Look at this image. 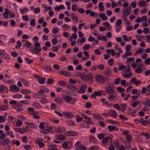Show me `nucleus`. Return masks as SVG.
Here are the masks:
<instances>
[{"mask_svg": "<svg viewBox=\"0 0 150 150\" xmlns=\"http://www.w3.org/2000/svg\"><path fill=\"white\" fill-rule=\"evenodd\" d=\"M105 90L107 94H112L115 91V86L112 83H109L105 86Z\"/></svg>", "mask_w": 150, "mask_h": 150, "instance_id": "nucleus-1", "label": "nucleus"}, {"mask_svg": "<svg viewBox=\"0 0 150 150\" xmlns=\"http://www.w3.org/2000/svg\"><path fill=\"white\" fill-rule=\"evenodd\" d=\"M95 79L98 83H104L108 80V78L101 74L96 75L95 77Z\"/></svg>", "mask_w": 150, "mask_h": 150, "instance_id": "nucleus-2", "label": "nucleus"}, {"mask_svg": "<svg viewBox=\"0 0 150 150\" xmlns=\"http://www.w3.org/2000/svg\"><path fill=\"white\" fill-rule=\"evenodd\" d=\"M42 48L41 47H31L30 49V51L33 54H35L38 55H40V53L42 50Z\"/></svg>", "mask_w": 150, "mask_h": 150, "instance_id": "nucleus-3", "label": "nucleus"}, {"mask_svg": "<svg viewBox=\"0 0 150 150\" xmlns=\"http://www.w3.org/2000/svg\"><path fill=\"white\" fill-rule=\"evenodd\" d=\"M119 67H118V70L120 71H121L124 70V73L128 72L130 71V68L129 67H126L122 63H118Z\"/></svg>", "mask_w": 150, "mask_h": 150, "instance_id": "nucleus-4", "label": "nucleus"}, {"mask_svg": "<svg viewBox=\"0 0 150 150\" xmlns=\"http://www.w3.org/2000/svg\"><path fill=\"white\" fill-rule=\"evenodd\" d=\"M122 21L121 19H119L117 21L115 27V31L116 33H118L121 30L122 27Z\"/></svg>", "mask_w": 150, "mask_h": 150, "instance_id": "nucleus-5", "label": "nucleus"}, {"mask_svg": "<svg viewBox=\"0 0 150 150\" xmlns=\"http://www.w3.org/2000/svg\"><path fill=\"white\" fill-rule=\"evenodd\" d=\"M0 56L2 58L8 59L9 58V54L3 50L0 49Z\"/></svg>", "mask_w": 150, "mask_h": 150, "instance_id": "nucleus-6", "label": "nucleus"}, {"mask_svg": "<svg viewBox=\"0 0 150 150\" xmlns=\"http://www.w3.org/2000/svg\"><path fill=\"white\" fill-rule=\"evenodd\" d=\"M64 100L71 104H74L76 101V99L75 98H72L69 96H66L64 97Z\"/></svg>", "mask_w": 150, "mask_h": 150, "instance_id": "nucleus-7", "label": "nucleus"}, {"mask_svg": "<svg viewBox=\"0 0 150 150\" xmlns=\"http://www.w3.org/2000/svg\"><path fill=\"white\" fill-rule=\"evenodd\" d=\"M132 13L131 7L129 6L122 9V13L123 15L129 16Z\"/></svg>", "mask_w": 150, "mask_h": 150, "instance_id": "nucleus-8", "label": "nucleus"}, {"mask_svg": "<svg viewBox=\"0 0 150 150\" xmlns=\"http://www.w3.org/2000/svg\"><path fill=\"white\" fill-rule=\"evenodd\" d=\"M81 115L83 116V118L86 120L84 122L88 125H93L94 122L91 120V118L88 117L86 115L83 113H81Z\"/></svg>", "mask_w": 150, "mask_h": 150, "instance_id": "nucleus-9", "label": "nucleus"}, {"mask_svg": "<svg viewBox=\"0 0 150 150\" xmlns=\"http://www.w3.org/2000/svg\"><path fill=\"white\" fill-rule=\"evenodd\" d=\"M93 76L92 74L89 73L87 75L85 81L88 83H91L93 82Z\"/></svg>", "mask_w": 150, "mask_h": 150, "instance_id": "nucleus-10", "label": "nucleus"}, {"mask_svg": "<svg viewBox=\"0 0 150 150\" xmlns=\"http://www.w3.org/2000/svg\"><path fill=\"white\" fill-rule=\"evenodd\" d=\"M72 144L69 142H64L62 144V146L64 148L69 149L71 148Z\"/></svg>", "mask_w": 150, "mask_h": 150, "instance_id": "nucleus-11", "label": "nucleus"}, {"mask_svg": "<svg viewBox=\"0 0 150 150\" xmlns=\"http://www.w3.org/2000/svg\"><path fill=\"white\" fill-rule=\"evenodd\" d=\"M9 89L10 91L12 93L17 92L19 91V88L15 85L10 86Z\"/></svg>", "mask_w": 150, "mask_h": 150, "instance_id": "nucleus-12", "label": "nucleus"}, {"mask_svg": "<svg viewBox=\"0 0 150 150\" xmlns=\"http://www.w3.org/2000/svg\"><path fill=\"white\" fill-rule=\"evenodd\" d=\"M9 90L8 88L4 86L3 85H0V92H3L4 93H6L8 92Z\"/></svg>", "mask_w": 150, "mask_h": 150, "instance_id": "nucleus-13", "label": "nucleus"}, {"mask_svg": "<svg viewBox=\"0 0 150 150\" xmlns=\"http://www.w3.org/2000/svg\"><path fill=\"white\" fill-rule=\"evenodd\" d=\"M63 114L65 117L68 119H71L74 117V115L70 112L64 111L63 112Z\"/></svg>", "mask_w": 150, "mask_h": 150, "instance_id": "nucleus-14", "label": "nucleus"}, {"mask_svg": "<svg viewBox=\"0 0 150 150\" xmlns=\"http://www.w3.org/2000/svg\"><path fill=\"white\" fill-rule=\"evenodd\" d=\"M26 125L30 128L37 129L38 127V125L30 122H25Z\"/></svg>", "mask_w": 150, "mask_h": 150, "instance_id": "nucleus-15", "label": "nucleus"}, {"mask_svg": "<svg viewBox=\"0 0 150 150\" xmlns=\"http://www.w3.org/2000/svg\"><path fill=\"white\" fill-rule=\"evenodd\" d=\"M29 11V9L28 8L25 6H23V7L19 9L20 12L22 14L27 13Z\"/></svg>", "mask_w": 150, "mask_h": 150, "instance_id": "nucleus-16", "label": "nucleus"}, {"mask_svg": "<svg viewBox=\"0 0 150 150\" xmlns=\"http://www.w3.org/2000/svg\"><path fill=\"white\" fill-rule=\"evenodd\" d=\"M86 42V39L85 38L83 37L80 39H78L77 41V43L78 45L82 46L84 43Z\"/></svg>", "mask_w": 150, "mask_h": 150, "instance_id": "nucleus-17", "label": "nucleus"}, {"mask_svg": "<svg viewBox=\"0 0 150 150\" xmlns=\"http://www.w3.org/2000/svg\"><path fill=\"white\" fill-rule=\"evenodd\" d=\"M87 88V86L85 85L82 86L79 88V90L78 91V93L81 94L84 93Z\"/></svg>", "mask_w": 150, "mask_h": 150, "instance_id": "nucleus-18", "label": "nucleus"}, {"mask_svg": "<svg viewBox=\"0 0 150 150\" xmlns=\"http://www.w3.org/2000/svg\"><path fill=\"white\" fill-rule=\"evenodd\" d=\"M107 128L110 132L117 131L118 130V128L114 125H108L107 126Z\"/></svg>", "mask_w": 150, "mask_h": 150, "instance_id": "nucleus-19", "label": "nucleus"}, {"mask_svg": "<svg viewBox=\"0 0 150 150\" xmlns=\"http://www.w3.org/2000/svg\"><path fill=\"white\" fill-rule=\"evenodd\" d=\"M103 73L106 76L110 77L112 75V71L110 68H109L104 71Z\"/></svg>", "mask_w": 150, "mask_h": 150, "instance_id": "nucleus-20", "label": "nucleus"}, {"mask_svg": "<svg viewBox=\"0 0 150 150\" xmlns=\"http://www.w3.org/2000/svg\"><path fill=\"white\" fill-rule=\"evenodd\" d=\"M93 117L98 120H104V118L98 114L93 113L92 114Z\"/></svg>", "mask_w": 150, "mask_h": 150, "instance_id": "nucleus-21", "label": "nucleus"}, {"mask_svg": "<svg viewBox=\"0 0 150 150\" xmlns=\"http://www.w3.org/2000/svg\"><path fill=\"white\" fill-rule=\"evenodd\" d=\"M109 115L112 117H116L117 116V112L114 110H109Z\"/></svg>", "mask_w": 150, "mask_h": 150, "instance_id": "nucleus-22", "label": "nucleus"}, {"mask_svg": "<svg viewBox=\"0 0 150 150\" xmlns=\"http://www.w3.org/2000/svg\"><path fill=\"white\" fill-rule=\"evenodd\" d=\"M103 25L105 26L106 29L107 30H111L112 29V27L111 26L109 23L108 22H104L103 23Z\"/></svg>", "mask_w": 150, "mask_h": 150, "instance_id": "nucleus-23", "label": "nucleus"}, {"mask_svg": "<svg viewBox=\"0 0 150 150\" xmlns=\"http://www.w3.org/2000/svg\"><path fill=\"white\" fill-rule=\"evenodd\" d=\"M66 135L68 136H74L76 135L77 133L74 131H67L65 133Z\"/></svg>", "mask_w": 150, "mask_h": 150, "instance_id": "nucleus-24", "label": "nucleus"}, {"mask_svg": "<svg viewBox=\"0 0 150 150\" xmlns=\"http://www.w3.org/2000/svg\"><path fill=\"white\" fill-rule=\"evenodd\" d=\"M49 91L48 89L44 86H42L41 88V89L39 91V93H46Z\"/></svg>", "mask_w": 150, "mask_h": 150, "instance_id": "nucleus-25", "label": "nucleus"}, {"mask_svg": "<svg viewBox=\"0 0 150 150\" xmlns=\"http://www.w3.org/2000/svg\"><path fill=\"white\" fill-rule=\"evenodd\" d=\"M89 142L91 143L96 144L98 141L96 138L94 136H90L89 137Z\"/></svg>", "mask_w": 150, "mask_h": 150, "instance_id": "nucleus-26", "label": "nucleus"}, {"mask_svg": "<svg viewBox=\"0 0 150 150\" xmlns=\"http://www.w3.org/2000/svg\"><path fill=\"white\" fill-rule=\"evenodd\" d=\"M109 96L108 98V99L110 101H115L117 99L115 97V96L112 94H108Z\"/></svg>", "mask_w": 150, "mask_h": 150, "instance_id": "nucleus-27", "label": "nucleus"}, {"mask_svg": "<svg viewBox=\"0 0 150 150\" xmlns=\"http://www.w3.org/2000/svg\"><path fill=\"white\" fill-rule=\"evenodd\" d=\"M13 129L15 131L21 133H24L26 132V130L25 129L22 128H14Z\"/></svg>", "mask_w": 150, "mask_h": 150, "instance_id": "nucleus-28", "label": "nucleus"}, {"mask_svg": "<svg viewBox=\"0 0 150 150\" xmlns=\"http://www.w3.org/2000/svg\"><path fill=\"white\" fill-rule=\"evenodd\" d=\"M106 52L108 54H111L112 56H114L116 54L114 50L112 49H109L106 50Z\"/></svg>", "mask_w": 150, "mask_h": 150, "instance_id": "nucleus-29", "label": "nucleus"}, {"mask_svg": "<svg viewBox=\"0 0 150 150\" xmlns=\"http://www.w3.org/2000/svg\"><path fill=\"white\" fill-rule=\"evenodd\" d=\"M10 14V10L7 8H6L4 13L3 14L4 17L7 19H8V15Z\"/></svg>", "mask_w": 150, "mask_h": 150, "instance_id": "nucleus-30", "label": "nucleus"}, {"mask_svg": "<svg viewBox=\"0 0 150 150\" xmlns=\"http://www.w3.org/2000/svg\"><path fill=\"white\" fill-rule=\"evenodd\" d=\"M138 5L140 7H144L148 6L146 2L143 0H141L138 2Z\"/></svg>", "mask_w": 150, "mask_h": 150, "instance_id": "nucleus-31", "label": "nucleus"}, {"mask_svg": "<svg viewBox=\"0 0 150 150\" xmlns=\"http://www.w3.org/2000/svg\"><path fill=\"white\" fill-rule=\"evenodd\" d=\"M32 105L35 109H40L42 108V107L40 105V104L36 102H34Z\"/></svg>", "mask_w": 150, "mask_h": 150, "instance_id": "nucleus-32", "label": "nucleus"}, {"mask_svg": "<svg viewBox=\"0 0 150 150\" xmlns=\"http://www.w3.org/2000/svg\"><path fill=\"white\" fill-rule=\"evenodd\" d=\"M77 76H80L82 80H85L86 76V75L84 73H79L77 74Z\"/></svg>", "mask_w": 150, "mask_h": 150, "instance_id": "nucleus-33", "label": "nucleus"}, {"mask_svg": "<svg viewBox=\"0 0 150 150\" xmlns=\"http://www.w3.org/2000/svg\"><path fill=\"white\" fill-rule=\"evenodd\" d=\"M21 92L24 94H28L31 93V92L30 90L28 89H24L22 90Z\"/></svg>", "mask_w": 150, "mask_h": 150, "instance_id": "nucleus-34", "label": "nucleus"}, {"mask_svg": "<svg viewBox=\"0 0 150 150\" xmlns=\"http://www.w3.org/2000/svg\"><path fill=\"white\" fill-rule=\"evenodd\" d=\"M65 7L63 5H60L59 6H57L55 7V9L57 11H59L60 10L64 9Z\"/></svg>", "mask_w": 150, "mask_h": 150, "instance_id": "nucleus-35", "label": "nucleus"}, {"mask_svg": "<svg viewBox=\"0 0 150 150\" xmlns=\"http://www.w3.org/2000/svg\"><path fill=\"white\" fill-rule=\"evenodd\" d=\"M99 16L103 21H106L108 19V17L104 13H100L99 14Z\"/></svg>", "mask_w": 150, "mask_h": 150, "instance_id": "nucleus-36", "label": "nucleus"}, {"mask_svg": "<svg viewBox=\"0 0 150 150\" xmlns=\"http://www.w3.org/2000/svg\"><path fill=\"white\" fill-rule=\"evenodd\" d=\"M65 122L68 125L70 126H73L75 125V123L71 120H67L65 121Z\"/></svg>", "mask_w": 150, "mask_h": 150, "instance_id": "nucleus-37", "label": "nucleus"}, {"mask_svg": "<svg viewBox=\"0 0 150 150\" xmlns=\"http://www.w3.org/2000/svg\"><path fill=\"white\" fill-rule=\"evenodd\" d=\"M9 142V139H6L4 140L1 141L0 144L2 145H5L7 144Z\"/></svg>", "mask_w": 150, "mask_h": 150, "instance_id": "nucleus-38", "label": "nucleus"}, {"mask_svg": "<svg viewBox=\"0 0 150 150\" xmlns=\"http://www.w3.org/2000/svg\"><path fill=\"white\" fill-rule=\"evenodd\" d=\"M45 80L46 79L44 77H42L40 76L39 78L38 79V81L39 83L40 84H43L45 83Z\"/></svg>", "mask_w": 150, "mask_h": 150, "instance_id": "nucleus-39", "label": "nucleus"}, {"mask_svg": "<svg viewBox=\"0 0 150 150\" xmlns=\"http://www.w3.org/2000/svg\"><path fill=\"white\" fill-rule=\"evenodd\" d=\"M98 6L99 11H103L104 10V8L103 2H100L99 3Z\"/></svg>", "mask_w": 150, "mask_h": 150, "instance_id": "nucleus-40", "label": "nucleus"}, {"mask_svg": "<svg viewBox=\"0 0 150 150\" xmlns=\"http://www.w3.org/2000/svg\"><path fill=\"white\" fill-rule=\"evenodd\" d=\"M98 39L105 42H106L108 40V39L105 36H101V35L100 34V35L98 37Z\"/></svg>", "mask_w": 150, "mask_h": 150, "instance_id": "nucleus-41", "label": "nucleus"}, {"mask_svg": "<svg viewBox=\"0 0 150 150\" xmlns=\"http://www.w3.org/2000/svg\"><path fill=\"white\" fill-rule=\"evenodd\" d=\"M108 122L109 124H111L119 125L120 124L119 122L116 120H108Z\"/></svg>", "mask_w": 150, "mask_h": 150, "instance_id": "nucleus-42", "label": "nucleus"}, {"mask_svg": "<svg viewBox=\"0 0 150 150\" xmlns=\"http://www.w3.org/2000/svg\"><path fill=\"white\" fill-rule=\"evenodd\" d=\"M140 123L143 125H146L149 124V122L148 120H144L142 119H141Z\"/></svg>", "mask_w": 150, "mask_h": 150, "instance_id": "nucleus-43", "label": "nucleus"}, {"mask_svg": "<svg viewBox=\"0 0 150 150\" xmlns=\"http://www.w3.org/2000/svg\"><path fill=\"white\" fill-rule=\"evenodd\" d=\"M61 27L62 28H63V30L65 31L67 30L68 28H70V26L67 25L66 24L64 23L63 25H62Z\"/></svg>", "mask_w": 150, "mask_h": 150, "instance_id": "nucleus-44", "label": "nucleus"}, {"mask_svg": "<svg viewBox=\"0 0 150 150\" xmlns=\"http://www.w3.org/2000/svg\"><path fill=\"white\" fill-rule=\"evenodd\" d=\"M71 16L74 21H75L76 23L78 22V19L75 14L74 13H71Z\"/></svg>", "mask_w": 150, "mask_h": 150, "instance_id": "nucleus-45", "label": "nucleus"}, {"mask_svg": "<svg viewBox=\"0 0 150 150\" xmlns=\"http://www.w3.org/2000/svg\"><path fill=\"white\" fill-rule=\"evenodd\" d=\"M144 105L146 107H149L150 106V100L147 99L146 100L143 102Z\"/></svg>", "mask_w": 150, "mask_h": 150, "instance_id": "nucleus-46", "label": "nucleus"}, {"mask_svg": "<svg viewBox=\"0 0 150 150\" xmlns=\"http://www.w3.org/2000/svg\"><path fill=\"white\" fill-rule=\"evenodd\" d=\"M5 81L7 84L8 85H11L15 83L13 79L6 80H5Z\"/></svg>", "mask_w": 150, "mask_h": 150, "instance_id": "nucleus-47", "label": "nucleus"}, {"mask_svg": "<svg viewBox=\"0 0 150 150\" xmlns=\"http://www.w3.org/2000/svg\"><path fill=\"white\" fill-rule=\"evenodd\" d=\"M22 97V96L19 94H15L13 96V98L14 99H20Z\"/></svg>", "mask_w": 150, "mask_h": 150, "instance_id": "nucleus-48", "label": "nucleus"}, {"mask_svg": "<svg viewBox=\"0 0 150 150\" xmlns=\"http://www.w3.org/2000/svg\"><path fill=\"white\" fill-rule=\"evenodd\" d=\"M90 16L91 17H93L95 18L97 17L98 16V15L97 13L91 11Z\"/></svg>", "mask_w": 150, "mask_h": 150, "instance_id": "nucleus-49", "label": "nucleus"}, {"mask_svg": "<svg viewBox=\"0 0 150 150\" xmlns=\"http://www.w3.org/2000/svg\"><path fill=\"white\" fill-rule=\"evenodd\" d=\"M11 143L12 145L15 144L17 146H19L20 144V142L19 141L16 140H13L11 142Z\"/></svg>", "mask_w": 150, "mask_h": 150, "instance_id": "nucleus-50", "label": "nucleus"}, {"mask_svg": "<svg viewBox=\"0 0 150 150\" xmlns=\"http://www.w3.org/2000/svg\"><path fill=\"white\" fill-rule=\"evenodd\" d=\"M91 45L89 44H86L82 47V48L85 50H88L90 48Z\"/></svg>", "mask_w": 150, "mask_h": 150, "instance_id": "nucleus-51", "label": "nucleus"}, {"mask_svg": "<svg viewBox=\"0 0 150 150\" xmlns=\"http://www.w3.org/2000/svg\"><path fill=\"white\" fill-rule=\"evenodd\" d=\"M79 8V7L77 6V5L76 4H74L72 6L71 9L73 11L76 12Z\"/></svg>", "mask_w": 150, "mask_h": 150, "instance_id": "nucleus-52", "label": "nucleus"}, {"mask_svg": "<svg viewBox=\"0 0 150 150\" xmlns=\"http://www.w3.org/2000/svg\"><path fill=\"white\" fill-rule=\"evenodd\" d=\"M28 113L30 115H33L34 111V109L32 108H29L27 109Z\"/></svg>", "mask_w": 150, "mask_h": 150, "instance_id": "nucleus-53", "label": "nucleus"}, {"mask_svg": "<svg viewBox=\"0 0 150 150\" xmlns=\"http://www.w3.org/2000/svg\"><path fill=\"white\" fill-rule=\"evenodd\" d=\"M144 50L143 48H139V49L136 51L134 55H136L142 53L143 52Z\"/></svg>", "mask_w": 150, "mask_h": 150, "instance_id": "nucleus-54", "label": "nucleus"}, {"mask_svg": "<svg viewBox=\"0 0 150 150\" xmlns=\"http://www.w3.org/2000/svg\"><path fill=\"white\" fill-rule=\"evenodd\" d=\"M97 136L99 139H102L105 137V135L104 133H101L98 134Z\"/></svg>", "mask_w": 150, "mask_h": 150, "instance_id": "nucleus-55", "label": "nucleus"}, {"mask_svg": "<svg viewBox=\"0 0 150 150\" xmlns=\"http://www.w3.org/2000/svg\"><path fill=\"white\" fill-rule=\"evenodd\" d=\"M135 37L137 40L139 41H140L142 40L144 38V37L143 36L141 35H135Z\"/></svg>", "mask_w": 150, "mask_h": 150, "instance_id": "nucleus-56", "label": "nucleus"}, {"mask_svg": "<svg viewBox=\"0 0 150 150\" xmlns=\"http://www.w3.org/2000/svg\"><path fill=\"white\" fill-rule=\"evenodd\" d=\"M75 118L76 119V121L78 122H81L83 119V117H80L79 115H76L75 116Z\"/></svg>", "mask_w": 150, "mask_h": 150, "instance_id": "nucleus-57", "label": "nucleus"}, {"mask_svg": "<svg viewBox=\"0 0 150 150\" xmlns=\"http://www.w3.org/2000/svg\"><path fill=\"white\" fill-rule=\"evenodd\" d=\"M8 109V106L6 105H2L0 107V110L2 111L6 110Z\"/></svg>", "mask_w": 150, "mask_h": 150, "instance_id": "nucleus-58", "label": "nucleus"}, {"mask_svg": "<svg viewBox=\"0 0 150 150\" xmlns=\"http://www.w3.org/2000/svg\"><path fill=\"white\" fill-rule=\"evenodd\" d=\"M21 81L26 86L28 87L30 86V83L28 81L24 79H22Z\"/></svg>", "mask_w": 150, "mask_h": 150, "instance_id": "nucleus-59", "label": "nucleus"}, {"mask_svg": "<svg viewBox=\"0 0 150 150\" xmlns=\"http://www.w3.org/2000/svg\"><path fill=\"white\" fill-rule=\"evenodd\" d=\"M116 89L117 91L120 93H122L124 92L125 90L124 88H122L121 87H118L116 88Z\"/></svg>", "mask_w": 150, "mask_h": 150, "instance_id": "nucleus-60", "label": "nucleus"}, {"mask_svg": "<svg viewBox=\"0 0 150 150\" xmlns=\"http://www.w3.org/2000/svg\"><path fill=\"white\" fill-rule=\"evenodd\" d=\"M109 111L107 110H105L103 113H101L102 115L107 117H108V115H109Z\"/></svg>", "mask_w": 150, "mask_h": 150, "instance_id": "nucleus-61", "label": "nucleus"}, {"mask_svg": "<svg viewBox=\"0 0 150 150\" xmlns=\"http://www.w3.org/2000/svg\"><path fill=\"white\" fill-rule=\"evenodd\" d=\"M122 108L121 110L122 111H124L127 108V104L126 103L122 104L121 105Z\"/></svg>", "mask_w": 150, "mask_h": 150, "instance_id": "nucleus-62", "label": "nucleus"}, {"mask_svg": "<svg viewBox=\"0 0 150 150\" xmlns=\"http://www.w3.org/2000/svg\"><path fill=\"white\" fill-rule=\"evenodd\" d=\"M99 148L98 146H94L90 147L89 148V150H97Z\"/></svg>", "mask_w": 150, "mask_h": 150, "instance_id": "nucleus-63", "label": "nucleus"}, {"mask_svg": "<svg viewBox=\"0 0 150 150\" xmlns=\"http://www.w3.org/2000/svg\"><path fill=\"white\" fill-rule=\"evenodd\" d=\"M145 64L147 65H150V58L149 57L146 58L144 60Z\"/></svg>", "mask_w": 150, "mask_h": 150, "instance_id": "nucleus-64", "label": "nucleus"}]
</instances>
